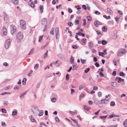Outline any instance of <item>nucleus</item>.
<instances>
[{"label":"nucleus","mask_w":127,"mask_h":127,"mask_svg":"<svg viewBox=\"0 0 127 127\" xmlns=\"http://www.w3.org/2000/svg\"><path fill=\"white\" fill-rule=\"evenodd\" d=\"M126 52V51L124 48H121L119 49L117 52V55L118 57H121Z\"/></svg>","instance_id":"nucleus-1"},{"label":"nucleus","mask_w":127,"mask_h":127,"mask_svg":"<svg viewBox=\"0 0 127 127\" xmlns=\"http://www.w3.org/2000/svg\"><path fill=\"white\" fill-rule=\"evenodd\" d=\"M11 32L13 35H14V33L17 31V28L14 25H12L10 26Z\"/></svg>","instance_id":"nucleus-2"},{"label":"nucleus","mask_w":127,"mask_h":127,"mask_svg":"<svg viewBox=\"0 0 127 127\" xmlns=\"http://www.w3.org/2000/svg\"><path fill=\"white\" fill-rule=\"evenodd\" d=\"M23 37V35L22 32H19L17 35V38L18 42H20Z\"/></svg>","instance_id":"nucleus-3"},{"label":"nucleus","mask_w":127,"mask_h":127,"mask_svg":"<svg viewBox=\"0 0 127 127\" xmlns=\"http://www.w3.org/2000/svg\"><path fill=\"white\" fill-rule=\"evenodd\" d=\"M32 110L33 114L35 115H38L39 110L38 108L36 106L33 107Z\"/></svg>","instance_id":"nucleus-4"},{"label":"nucleus","mask_w":127,"mask_h":127,"mask_svg":"<svg viewBox=\"0 0 127 127\" xmlns=\"http://www.w3.org/2000/svg\"><path fill=\"white\" fill-rule=\"evenodd\" d=\"M20 25L22 29H26V23L25 21L23 20H21Z\"/></svg>","instance_id":"nucleus-5"},{"label":"nucleus","mask_w":127,"mask_h":127,"mask_svg":"<svg viewBox=\"0 0 127 127\" xmlns=\"http://www.w3.org/2000/svg\"><path fill=\"white\" fill-rule=\"evenodd\" d=\"M11 40L10 39H8L5 42V47L6 49L8 48L9 47V45L11 42Z\"/></svg>","instance_id":"nucleus-6"},{"label":"nucleus","mask_w":127,"mask_h":127,"mask_svg":"<svg viewBox=\"0 0 127 127\" xmlns=\"http://www.w3.org/2000/svg\"><path fill=\"white\" fill-rule=\"evenodd\" d=\"M3 14L4 15V21L6 22H8L9 20V18L8 17L5 12H3Z\"/></svg>","instance_id":"nucleus-7"},{"label":"nucleus","mask_w":127,"mask_h":127,"mask_svg":"<svg viewBox=\"0 0 127 127\" xmlns=\"http://www.w3.org/2000/svg\"><path fill=\"white\" fill-rule=\"evenodd\" d=\"M2 32L4 35H6L7 33V31L6 27H3L2 30Z\"/></svg>","instance_id":"nucleus-8"},{"label":"nucleus","mask_w":127,"mask_h":127,"mask_svg":"<svg viewBox=\"0 0 127 127\" xmlns=\"http://www.w3.org/2000/svg\"><path fill=\"white\" fill-rule=\"evenodd\" d=\"M56 37V38H58V36L59 34V30L58 27H56L55 28Z\"/></svg>","instance_id":"nucleus-9"},{"label":"nucleus","mask_w":127,"mask_h":127,"mask_svg":"<svg viewBox=\"0 0 127 127\" xmlns=\"http://www.w3.org/2000/svg\"><path fill=\"white\" fill-rule=\"evenodd\" d=\"M94 24L96 27H98L99 25H102L101 23L98 21L95 22Z\"/></svg>","instance_id":"nucleus-10"},{"label":"nucleus","mask_w":127,"mask_h":127,"mask_svg":"<svg viewBox=\"0 0 127 127\" xmlns=\"http://www.w3.org/2000/svg\"><path fill=\"white\" fill-rule=\"evenodd\" d=\"M111 86L114 87H118L119 85L115 82H113L111 83Z\"/></svg>","instance_id":"nucleus-11"},{"label":"nucleus","mask_w":127,"mask_h":127,"mask_svg":"<svg viewBox=\"0 0 127 127\" xmlns=\"http://www.w3.org/2000/svg\"><path fill=\"white\" fill-rule=\"evenodd\" d=\"M47 23V19L45 18H44L42 19L41 21V24L46 25Z\"/></svg>","instance_id":"nucleus-12"},{"label":"nucleus","mask_w":127,"mask_h":127,"mask_svg":"<svg viewBox=\"0 0 127 127\" xmlns=\"http://www.w3.org/2000/svg\"><path fill=\"white\" fill-rule=\"evenodd\" d=\"M109 98H108L107 99H106V98H105L104 99H101V101L102 102H101V103L102 104H107V102H106L105 101H107L109 99Z\"/></svg>","instance_id":"nucleus-13"},{"label":"nucleus","mask_w":127,"mask_h":127,"mask_svg":"<svg viewBox=\"0 0 127 127\" xmlns=\"http://www.w3.org/2000/svg\"><path fill=\"white\" fill-rule=\"evenodd\" d=\"M12 1L13 3L15 5H18L19 3L18 0H12Z\"/></svg>","instance_id":"nucleus-14"},{"label":"nucleus","mask_w":127,"mask_h":127,"mask_svg":"<svg viewBox=\"0 0 127 127\" xmlns=\"http://www.w3.org/2000/svg\"><path fill=\"white\" fill-rule=\"evenodd\" d=\"M73 67L72 70H76L77 69L78 67L77 66V64L74 63L73 64Z\"/></svg>","instance_id":"nucleus-15"},{"label":"nucleus","mask_w":127,"mask_h":127,"mask_svg":"<svg viewBox=\"0 0 127 127\" xmlns=\"http://www.w3.org/2000/svg\"><path fill=\"white\" fill-rule=\"evenodd\" d=\"M29 5L32 7L34 8L35 5L33 3V2L31 3L28 2Z\"/></svg>","instance_id":"nucleus-16"},{"label":"nucleus","mask_w":127,"mask_h":127,"mask_svg":"<svg viewBox=\"0 0 127 127\" xmlns=\"http://www.w3.org/2000/svg\"><path fill=\"white\" fill-rule=\"evenodd\" d=\"M30 119L31 122H35L36 121L34 118L32 117V116L30 117Z\"/></svg>","instance_id":"nucleus-17"},{"label":"nucleus","mask_w":127,"mask_h":127,"mask_svg":"<svg viewBox=\"0 0 127 127\" xmlns=\"http://www.w3.org/2000/svg\"><path fill=\"white\" fill-rule=\"evenodd\" d=\"M39 113L38 114V115L40 116L43 115V111L42 110H41L39 111Z\"/></svg>","instance_id":"nucleus-18"},{"label":"nucleus","mask_w":127,"mask_h":127,"mask_svg":"<svg viewBox=\"0 0 127 127\" xmlns=\"http://www.w3.org/2000/svg\"><path fill=\"white\" fill-rule=\"evenodd\" d=\"M27 91H25L24 93L21 94L20 96V97L21 98H23L24 97V95L26 94L27 93Z\"/></svg>","instance_id":"nucleus-19"},{"label":"nucleus","mask_w":127,"mask_h":127,"mask_svg":"<svg viewBox=\"0 0 127 127\" xmlns=\"http://www.w3.org/2000/svg\"><path fill=\"white\" fill-rule=\"evenodd\" d=\"M84 108L85 110L87 111H89L91 109L90 107L86 106H84Z\"/></svg>","instance_id":"nucleus-20"},{"label":"nucleus","mask_w":127,"mask_h":127,"mask_svg":"<svg viewBox=\"0 0 127 127\" xmlns=\"http://www.w3.org/2000/svg\"><path fill=\"white\" fill-rule=\"evenodd\" d=\"M123 125L125 127H127V119L123 122Z\"/></svg>","instance_id":"nucleus-21"},{"label":"nucleus","mask_w":127,"mask_h":127,"mask_svg":"<svg viewBox=\"0 0 127 127\" xmlns=\"http://www.w3.org/2000/svg\"><path fill=\"white\" fill-rule=\"evenodd\" d=\"M121 78L119 77H117L116 78L115 80L118 82L119 83H120L121 81Z\"/></svg>","instance_id":"nucleus-22"},{"label":"nucleus","mask_w":127,"mask_h":127,"mask_svg":"<svg viewBox=\"0 0 127 127\" xmlns=\"http://www.w3.org/2000/svg\"><path fill=\"white\" fill-rule=\"evenodd\" d=\"M69 113L73 115H74L75 114H76L77 113V111L76 110H75L74 112L72 111H69Z\"/></svg>","instance_id":"nucleus-23"},{"label":"nucleus","mask_w":127,"mask_h":127,"mask_svg":"<svg viewBox=\"0 0 127 127\" xmlns=\"http://www.w3.org/2000/svg\"><path fill=\"white\" fill-rule=\"evenodd\" d=\"M39 9L40 11V12L42 13L43 11V7L42 5H40V6Z\"/></svg>","instance_id":"nucleus-24"},{"label":"nucleus","mask_w":127,"mask_h":127,"mask_svg":"<svg viewBox=\"0 0 127 127\" xmlns=\"http://www.w3.org/2000/svg\"><path fill=\"white\" fill-rule=\"evenodd\" d=\"M107 10L109 14H112V11L110 8H107Z\"/></svg>","instance_id":"nucleus-25"},{"label":"nucleus","mask_w":127,"mask_h":127,"mask_svg":"<svg viewBox=\"0 0 127 127\" xmlns=\"http://www.w3.org/2000/svg\"><path fill=\"white\" fill-rule=\"evenodd\" d=\"M94 103L96 104H98V103H100V101L97 99H95L94 100Z\"/></svg>","instance_id":"nucleus-26"},{"label":"nucleus","mask_w":127,"mask_h":127,"mask_svg":"<svg viewBox=\"0 0 127 127\" xmlns=\"http://www.w3.org/2000/svg\"><path fill=\"white\" fill-rule=\"evenodd\" d=\"M34 51V49L33 48H32L31 49V50L30 51V52H29V53L28 54V55H31V54H32L33 53Z\"/></svg>","instance_id":"nucleus-27"},{"label":"nucleus","mask_w":127,"mask_h":127,"mask_svg":"<svg viewBox=\"0 0 127 127\" xmlns=\"http://www.w3.org/2000/svg\"><path fill=\"white\" fill-rule=\"evenodd\" d=\"M115 105V103L114 101H112L111 102L110 105L111 106H114Z\"/></svg>","instance_id":"nucleus-28"},{"label":"nucleus","mask_w":127,"mask_h":127,"mask_svg":"<svg viewBox=\"0 0 127 127\" xmlns=\"http://www.w3.org/2000/svg\"><path fill=\"white\" fill-rule=\"evenodd\" d=\"M43 37V35L40 36L39 37V42H41L42 40V38Z\"/></svg>","instance_id":"nucleus-29"},{"label":"nucleus","mask_w":127,"mask_h":127,"mask_svg":"<svg viewBox=\"0 0 127 127\" xmlns=\"http://www.w3.org/2000/svg\"><path fill=\"white\" fill-rule=\"evenodd\" d=\"M74 59L72 57V56H71V58L70 59V62L71 64H73L74 62Z\"/></svg>","instance_id":"nucleus-30"},{"label":"nucleus","mask_w":127,"mask_h":127,"mask_svg":"<svg viewBox=\"0 0 127 127\" xmlns=\"http://www.w3.org/2000/svg\"><path fill=\"white\" fill-rule=\"evenodd\" d=\"M3 104L5 106L7 105L8 104V101L7 100L3 101Z\"/></svg>","instance_id":"nucleus-31"},{"label":"nucleus","mask_w":127,"mask_h":127,"mask_svg":"<svg viewBox=\"0 0 127 127\" xmlns=\"http://www.w3.org/2000/svg\"><path fill=\"white\" fill-rule=\"evenodd\" d=\"M88 46L89 47L91 48L93 47V45L91 42H90L88 44Z\"/></svg>","instance_id":"nucleus-32"},{"label":"nucleus","mask_w":127,"mask_h":127,"mask_svg":"<svg viewBox=\"0 0 127 127\" xmlns=\"http://www.w3.org/2000/svg\"><path fill=\"white\" fill-rule=\"evenodd\" d=\"M83 22L82 24V26H85L86 24V19H84L83 20Z\"/></svg>","instance_id":"nucleus-33"},{"label":"nucleus","mask_w":127,"mask_h":127,"mask_svg":"<svg viewBox=\"0 0 127 127\" xmlns=\"http://www.w3.org/2000/svg\"><path fill=\"white\" fill-rule=\"evenodd\" d=\"M26 81V78H24L23 79L22 82L23 85H25V84Z\"/></svg>","instance_id":"nucleus-34"},{"label":"nucleus","mask_w":127,"mask_h":127,"mask_svg":"<svg viewBox=\"0 0 127 127\" xmlns=\"http://www.w3.org/2000/svg\"><path fill=\"white\" fill-rule=\"evenodd\" d=\"M51 100L53 102H55L56 101V97L52 98L51 99Z\"/></svg>","instance_id":"nucleus-35"},{"label":"nucleus","mask_w":127,"mask_h":127,"mask_svg":"<svg viewBox=\"0 0 127 127\" xmlns=\"http://www.w3.org/2000/svg\"><path fill=\"white\" fill-rule=\"evenodd\" d=\"M17 112L16 111H12V114L13 115H15L17 114Z\"/></svg>","instance_id":"nucleus-36"},{"label":"nucleus","mask_w":127,"mask_h":127,"mask_svg":"<svg viewBox=\"0 0 127 127\" xmlns=\"http://www.w3.org/2000/svg\"><path fill=\"white\" fill-rule=\"evenodd\" d=\"M39 67V64H35L34 67V68L36 70H37L38 68Z\"/></svg>","instance_id":"nucleus-37"},{"label":"nucleus","mask_w":127,"mask_h":127,"mask_svg":"<svg viewBox=\"0 0 127 127\" xmlns=\"http://www.w3.org/2000/svg\"><path fill=\"white\" fill-rule=\"evenodd\" d=\"M102 41V44L103 45H105L107 43V41L105 40H103Z\"/></svg>","instance_id":"nucleus-38"},{"label":"nucleus","mask_w":127,"mask_h":127,"mask_svg":"<svg viewBox=\"0 0 127 127\" xmlns=\"http://www.w3.org/2000/svg\"><path fill=\"white\" fill-rule=\"evenodd\" d=\"M102 30L104 32H106L107 31V28L105 26H104L102 28Z\"/></svg>","instance_id":"nucleus-39"},{"label":"nucleus","mask_w":127,"mask_h":127,"mask_svg":"<svg viewBox=\"0 0 127 127\" xmlns=\"http://www.w3.org/2000/svg\"><path fill=\"white\" fill-rule=\"evenodd\" d=\"M1 125L3 127H5L6 126V125L5 122H1Z\"/></svg>","instance_id":"nucleus-40"},{"label":"nucleus","mask_w":127,"mask_h":127,"mask_svg":"<svg viewBox=\"0 0 127 127\" xmlns=\"http://www.w3.org/2000/svg\"><path fill=\"white\" fill-rule=\"evenodd\" d=\"M54 28H52L51 29V31L50 32V33L52 35L54 34Z\"/></svg>","instance_id":"nucleus-41"},{"label":"nucleus","mask_w":127,"mask_h":127,"mask_svg":"<svg viewBox=\"0 0 127 127\" xmlns=\"http://www.w3.org/2000/svg\"><path fill=\"white\" fill-rule=\"evenodd\" d=\"M103 16L104 18L106 19H110V16H107L106 15H103Z\"/></svg>","instance_id":"nucleus-42"},{"label":"nucleus","mask_w":127,"mask_h":127,"mask_svg":"<svg viewBox=\"0 0 127 127\" xmlns=\"http://www.w3.org/2000/svg\"><path fill=\"white\" fill-rule=\"evenodd\" d=\"M80 60L81 61V63L83 64H84L85 62V60L84 59H82V58L80 59Z\"/></svg>","instance_id":"nucleus-43"},{"label":"nucleus","mask_w":127,"mask_h":127,"mask_svg":"<svg viewBox=\"0 0 127 127\" xmlns=\"http://www.w3.org/2000/svg\"><path fill=\"white\" fill-rule=\"evenodd\" d=\"M95 32L98 35L100 36L102 35V34L100 32H99L98 31H95Z\"/></svg>","instance_id":"nucleus-44"},{"label":"nucleus","mask_w":127,"mask_h":127,"mask_svg":"<svg viewBox=\"0 0 127 127\" xmlns=\"http://www.w3.org/2000/svg\"><path fill=\"white\" fill-rule=\"evenodd\" d=\"M106 49H105L103 51V52L105 53H104L103 52H101V53L103 55H106L107 54V53L106 52Z\"/></svg>","instance_id":"nucleus-45"},{"label":"nucleus","mask_w":127,"mask_h":127,"mask_svg":"<svg viewBox=\"0 0 127 127\" xmlns=\"http://www.w3.org/2000/svg\"><path fill=\"white\" fill-rule=\"evenodd\" d=\"M48 52V50L45 53L44 56V57L45 58L47 57V54Z\"/></svg>","instance_id":"nucleus-46"},{"label":"nucleus","mask_w":127,"mask_h":127,"mask_svg":"<svg viewBox=\"0 0 127 127\" xmlns=\"http://www.w3.org/2000/svg\"><path fill=\"white\" fill-rule=\"evenodd\" d=\"M55 120L56 121V122L57 123H59V119L58 117H55Z\"/></svg>","instance_id":"nucleus-47"},{"label":"nucleus","mask_w":127,"mask_h":127,"mask_svg":"<svg viewBox=\"0 0 127 127\" xmlns=\"http://www.w3.org/2000/svg\"><path fill=\"white\" fill-rule=\"evenodd\" d=\"M107 117V115H106L105 116H100V118L101 119H104L106 118Z\"/></svg>","instance_id":"nucleus-48"},{"label":"nucleus","mask_w":127,"mask_h":127,"mask_svg":"<svg viewBox=\"0 0 127 127\" xmlns=\"http://www.w3.org/2000/svg\"><path fill=\"white\" fill-rule=\"evenodd\" d=\"M90 69L89 68H87L86 70H85L84 72L85 73H87L90 70Z\"/></svg>","instance_id":"nucleus-49"},{"label":"nucleus","mask_w":127,"mask_h":127,"mask_svg":"<svg viewBox=\"0 0 127 127\" xmlns=\"http://www.w3.org/2000/svg\"><path fill=\"white\" fill-rule=\"evenodd\" d=\"M1 110L2 111V113H6V110L5 109H4L2 108Z\"/></svg>","instance_id":"nucleus-50"},{"label":"nucleus","mask_w":127,"mask_h":127,"mask_svg":"<svg viewBox=\"0 0 127 127\" xmlns=\"http://www.w3.org/2000/svg\"><path fill=\"white\" fill-rule=\"evenodd\" d=\"M19 89V87L17 86H16L14 88V90H18Z\"/></svg>","instance_id":"nucleus-51"},{"label":"nucleus","mask_w":127,"mask_h":127,"mask_svg":"<svg viewBox=\"0 0 127 127\" xmlns=\"http://www.w3.org/2000/svg\"><path fill=\"white\" fill-rule=\"evenodd\" d=\"M87 19L89 21H91L92 20V18L91 17L89 16H88L87 17Z\"/></svg>","instance_id":"nucleus-52"},{"label":"nucleus","mask_w":127,"mask_h":127,"mask_svg":"<svg viewBox=\"0 0 127 127\" xmlns=\"http://www.w3.org/2000/svg\"><path fill=\"white\" fill-rule=\"evenodd\" d=\"M84 88L83 86V85H81L79 86V90H81V89Z\"/></svg>","instance_id":"nucleus-53"},{"label":"nucleus","mask_w":127,"mask_h":127,"mask_svg":"<svg viewBox=\"0 0 127 127\" xmlns=\"http://www.w3.org/2000/svg\"><path fill=\"white\" fill-rule=\"evenodd\" d=\"M68 25L69 26H72L73 25V24L71 22H69L68 23Z\"/></svg>","instance_id":"nucleus-54"},{"label":"nucleus","mask_w":127,"mask_h":127,"mask_svg":"<svg viewBox=\"0 0 127 127\" xmlns=\"http://www.w3.org/2000/svg\"><path fill=\"white\" fill-rule=\"evenodd\" d=\"M82 41L83 43H85L86 42V39L85 38H83L82 40Z\"/></svg>","instance_id":"nucleus-55"},{"label":"nucleus","mask_w":127,"mask_h":127,"mask_svg":"<svg viewBox=\"0 0 127 127\" xmlns=\"http://www.w3.org/2000/svg\"><path fill=\"white\" fill-rule=\"evenodd\" d=\"M75 24L76 25H78L79 24V21L78 20H76L75 21Z\"/></svg>","instance_id":"nucleus-56"},{"label":"nucleus","mask_w":127,"mask_h":127,"mask_svg":"<svg viewBox=\"0 0 127 127\" xmlns=\"http://www.w3.org/2000/svg\"><path fill=\"white\" fill-rule=\"evenodd\" d=\"M119 75L120 76H124V74L123 72H122L120 73Z\"/></svg>","instance_id":"nucleus-57"},{"label":"nucleus","mask_w":127,"mask_h":127,"mask_svg":"<svg viewBox=\"0 0 127 127\" xmlns=\"http://www.w3.org/2000/svg\"><path fill=\"white\" fill-rule=\"evenodd\" d=\"M95 14H96L99 15L100 14V13L97 11H96L95 12Z\"/></svg>","instance_id":"nucleus-58"},{"label":"nucleus","mask_w":127,"mask_h":127,"mask_svg":"<svg viewBox=\"0 0 127 127\" xmlns=\"http://www.w3.org/2000/svg\"><path fill=\"white\" fill-rule=\"evenodd\" d=\"M69 79V75L67 74L66 76V80H68Z\"/></svg>","instance_id":"nucleus-59"},{"label":"nucleus","mask_w":127,"mask_h":127,"mask_svg":"<svg viewBox=\"0 0 127 127\" xmlns=\"http://www.w3.org/2000/svg\"><path fill=\"white\" fill-rule=\"evenodd\" d=\"M113 21H110L108 22V25H110L112 24Z\"/></svg>","instance_id":"nucleus-60"},{"label":"nucleus","mask_w":127,"mask_h":127,"mask_svg":"<svg viewBox=\"0 0 127 127\" xmlns=\"http://www.w3.org/2000/svg\"><path fill=\"white\" fill-rule=\"evenodd\" d=\"M112 75L114 76H115L116 75V71H114L112 73Z\"/></svg>","instance_id":"nucleus-61"},{"label":"nucleus","mask_w":127,"mask_h":127,"mask_svg":"<svg viewBox=\"0 0 127 127\" xmlns=\"http://www.w3.org/2000/svg\"><path fill=\"white\" fill-rule=\"evenodd\" d=\"M82 7L85 10H86L87 9V7L85 5H83L82 6Z\"/></svg>","instance_id":"nucleus-62"},{"label":"nucleus","mask_w":127,"mask_h":127,"mask_svg":"<svg viewBox=\"0 0 127 127\" xmlns=\"http://www.w3.org/2000/svg\"><path fill=\"white\" fill-rule=\"evenodd\" d=\"M95 66L97 67H99V64L97 62H96L95 63Z\"/></svg>","instance_id":"nucleus-63"},{"label":"nucleus","mask_w":127,"mask_h":127,"mask_svg":"<svg viewBox=\"0 0 127 127\" xmlns=\"http://www.w3.org/2000/svg\"><path fill=\"white\" fill-rule=\"evenodd\" d=\"M72 48L74 49H76L77 48V47L76 45H74L72 46Z\"/></svg>","instance_id":"nucleus-64"}]
</instances>
